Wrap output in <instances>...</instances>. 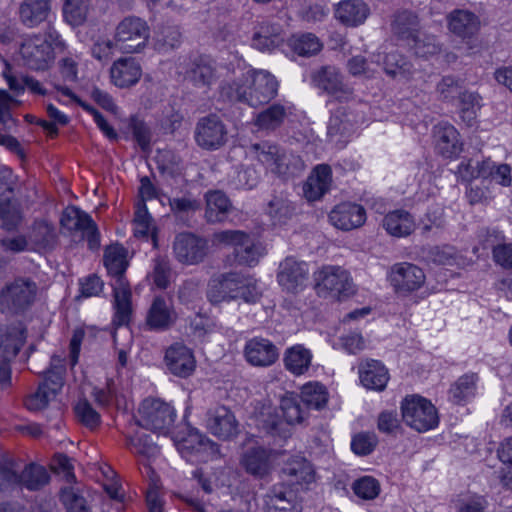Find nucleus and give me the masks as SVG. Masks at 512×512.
Wrapping results in <instances>:
<instances>
[{
    "mask_svg": "<svg viewBox=\"0 0 512 512\" xmlns=\"http://www.w3.org/2000/svg\"><path fill=\"white\" fill-rule=\"evenodd\" d=\"M391 29L394 35L402 40L409 41L416 37L420 31V23L418 16L411 11H400L394 15L391 24Z\"/></svg>",
    "mask_w": 512,
    "mask_h": 512,
    "instance_id": "c9c22d12",
    "label": "nucleus"
},
{
    "mask_svg": "<svg viewBox=\"0 0 512 512\" xmlns=\"http://www.w3.org/2000/svg\"><path fill=\"white\" fill-rule=\"evenodd\" d=\"M383 226L390 235L395 237L408 236L415 229L412 216L404 210L388 213L383 219Z\"/></svg>",
    "mask_w": 512,
    "mask_h": 512,
    "instance_id": "f704fd0d",
    "label": "nucleus"
},
{
    "mask_svg": "<svg viewBox=\"0 0 512 512\" xmlns=\"http://www.w3.org/2000/svg\"><path fill=\"white\" fill-rule=\"evenodd\" d=\"M273 451L263 446H251L240 456V465L244 471L256 479H264L273 469Z\"/></svg>",
    "mask_w": 512,
    "mask_h": 512,
    "instance_id": "ddd939ff",
    "label": "nucleus"
},
{
    "mask_svg": "<svg viewBox=\"0 0 512 512\" xmlns=\"http://www.w3.org/2000/svg\"><path fill=\"white\" fill-rule=\"evenodd\" d=\"M139 412L143 416H173V407L159 398H146L139 406Z\"/></svg>",
    "mask_w": 512,
    "mask_h": 512,
    "instance_id": "bf43d9fd",
    "label": "nucleus"
},
{
    "mask_svg": "<svg viewBox=\"0 0 512 512\" xmlns=\"http://www.w3.org/2000/svg\"><path fill=\"white\" fill-rule=\"evenodd\" d=\"M185 78L195 87H210L217 79L215 62L205 56L196 58L186 71Z\"/></svg>",
    "mask_w": 512,
    "mask_h": 512,
    "instance_id": "bb28decb",
    "label": "nucleus"
},
{
    "mask_svg": "<svg viewBox=\"0 0 512 512\" xmlns=\"http://www.w3.org/2000/svg\"><path fill=\"white\" fill-rule=\"evenodd\" d=\"M436 92L443 101H452L462 93V81L453 76H444L436 86Z\"/></svg>",
    "mask_w": 512,
    "mask_h": 512,
    "instance_id": "680f3d73",
    "label": "nucleus"
},
{
    "mask_svg": "<svg viewBox=\"0 0 512 512\" xmlns=\"http://www.w3.org/2000/svg\"><path fill=\"white\" fill-rule=\"evenodd\" d=\"M384 71L391 77L409 79L413 74L412 64L398 51H391L384 58Z\"/></svg>",
    "mask_w": 512,
    "mask_h": 512,
    "instance_id": "c03bdc74",
    "label": "nucleus"
},
{
    "mask_svg": "<svg viewBox=\"0 0 512 512\" xmlns=\"http://www.w3.org/2000/svg\"><path fill=\"white\" fill-rule=\"evenodd\" d=\"M312 355L302 345L288 348L284 354L285 368L295 375L305 373L311 364Z\"/></svg>",
    "mask_w": 512,
    "mask_h": 512,
    "instance_id": "4c0bfd02",
    "label": "nucleus"
},
{
    "mask_svg": "<svg viewBox=\"0 0 512 512\" xmlns=\"http://www.w3.org/2000/svg\"><path fill=\"white\" fill-rule=\"evenodd\" d=\"M61 227L70 235H80L87 241L91 250L100 247V233L98 227L90 215L75 206H68L62 212L60 218Z\"/></svg>",
    "mask_w": 512,
    "mask_h": 512,
    "instance_id": "0eeeda50",
    "label": "nucleus"
},
{
    "mask_svg": "<svg viewBox=\"0 0 512 512\" xmlns=\"http://www.w3.org/2000/svg\"><path fill=\"white\" fill-rule=\"evenodd\" d=\"M104 264L108 273L114 278V285L123 283L125 286L129 285L124 277L127 268L126 251L122 246L114 245L106 249L104 255Z\"/></svg>",
    "mask_w": 512,
    "mask_h": 512,
    "instance_id": "473e14b6",
    "label": "nucleus"
},
{
    "mask_svg": "<svg viewBox=\"0 0 512 512\" xmlns=\"http://www.w3.org/2000/svg\"><path fill=\"white\" fill-rule=\"evenodd\" d=\"M154 230L155 227L152 218L143 203L135 212L134 234L137 237H147L150 233H153Z\"/></svg>",
    "mask_w": 512,
    "mask_h": 512,
    "instance_id": "338daca9",
    "label": "nucleus"
},
{
    "mask_svg": "<svg viewBox=\"0 0 512 512\" xmlns=\"http://www.w3.org/2000/svg\"><path fill=\"white\" fill-rule=\"evenodd\" d=\"M64 374L65 366L62 359L53 356L50 368L46 371L44 381L41 384H46L47 389L57 395L64 385Z\"/></svg>",
    "mask_w": 512,
    "mask_h": 512,
    "instance_id": "09e8293b",
    "label": "nucleus"
},
{
    "mask_svg": "<svg viewBox=\"0 0 512 512\" xmlns=\"http://www.w3.org/2000/svg\"><path fill=\"white\" fill-rule=\"evenodd\" d=\"M89 7L90 0H64L65 21L74 27L82 25L87 19Z\"/></svg>",
    "mask_w": 512,
    "mask_h": 512,
    "instance_id": "49530a36",
    "label": "nucleus"
},
{
    "mask_svg": "<svg viewBox=\"0 0 512 512\" xmlns=\"http://www.w3.org/2000/svg\"><path fill=\"white\" fill-rule=\"evenodd\" d=\"M283 472L297 484L310 483L314 479L311 464L302 456H295L283 467Z\"/></svg>",
    "mask_w": 512,
    "mask_h": 512,
    "instance_id": "37998d69",
    "label": "nucleus"
},
{
    "mask_svg": "<svg viewBox=\"0 0 512 512\" xmlns=\"http://www.w3.org/2000/svg\"><path fill=\"white\" fill-rule=\"evenodd\" d=\"M175 259L183 265L192 266L203 263L210 253L209 240L191 232H181L172 244Z\"/></svg>",
    "mask_w": 512,
    "mask_h": 512,
    "instance_id": "6e6552de",
    "label": "nucleus"
},
{
    "mask_svg": "<svg viewBox=\"0 0 512 512\" xmlns=\"http://www.w3.org/2000/svg\"><path fill=\"white\" fill-rule=\"evenodd\" d=\"M487 499L478 494L466 496L458 501L457 512H487Z\"/></svg>",
    "mask_w": 512,
    "mask_h": 512,
    "instance_id": "774afa93",
    "label": "nucleus"
},
{
    "mask_svg": "<svg viewBox=\"0 0 512 512\" xmlns=\"http://www.w3.org/2000/svg\"><path fill=\"white\" fill-rule=\"evenodd\" d=\"M171 267L167 259L158 257L154 260L153 270L150 277L156 288L164 290L171 281Z\"/></svg>",
    "mask_w": 512,
    "mask_h": 512,
    "instance_id": "13d9d810",
    "label": "nucleus"
},
{
    "mask_svg": "<svg viewBox=\"0 0 512 512\" xmlns=\"http://www.w3.org/2000/svg\"><path fill=\"white\" fill-rule=\"evenodd\" d=\"M37 284L30 278L19 277L0 290V312L20 314L36 301Z\"/></svg>",
    "mask_w": 512,
    "mask_h": 512,
    "instance_id": "20e7f679",
    "label": "nucleus"
},
{
    "mask_svg": "<svg viewBox=\"0 0 512 512\" xmlns=\"http://www.w3.org/2000/svg\"><path fill=\"white\" fill-rule=\"evenodd\" d=\"M21 485L30 491H37L50 482L48 470L39 464L30 463L20 473Z\"/></svg>",
    "mask_w": 512,
    "mask_h": 512,
    "instance_id": "58836bf2",
    "label": "nucleus"
},
{
    "mask_svg": "<svg viewBox=\"0 0 512 512\" xmlns=\"http://www.w3.org/2000/svg\"><path fill=\"white\" fill-rule=\"evenodd\" d=\"M433 137L437 152L445 158L456 157L463 149L459 132L448 122H441L435 125Z\"/></svg>",
    "mask_w": 512,
    "mask_h": 512,
    "instance_id": "6ab92c4d",
    "label": "nucleus"
},
{
    "mask_svg": "<svg viewBox=\"0 0 512 512\" xmlns=\"http://www.w3.org/2000/svg\"><path fill=\"white\" fill-rule=\"evenodd\" d=\"M247 153L258 161L267 172L287 181L299 176L305 170L302 158L277 143L260 141L252 143Z\"/></svg>",
    "mask_w": 512,
    "mask_h": 512,
    "instance_id": "f03ea898",
    "label": "nucleus"
},
{
    "mask_svg": "<svg viewBox=\"0 0 512 512\" xmlns=\"http://www.w3.org/2000/svg\"><path fill=\"white\" fill-rule=\"evenodd\" d=\"M244 356L252 366L268 367L278 360L279 351L270 340L255 337L246 342Z\"/></svg>",
    "mask_w": 512,
    "mask_h": 512,
    "instance_id": "dca6fc26",
    "label": "nucleus"
},
{
    "mask_svg": "<svg viewBox=\"0 0 512 512\" xmlns=\"http://www.w3.org/2000/svg\"><path fill=\"white\" fill-rule=\"evenodd\" d=\"M176 320L172 304L163 297H155L147 312L146 323L152 330L163 331L170 328Z\"/></svg>",
    "mask_w": 512,
    "mask_h": 512,
    "instance_id": "393cba45",
    "label": "nucleus"
},
{
    "mask_svg": "<svg viewBox=\"0 0 512 512\" xmlns=\"http://www.w3.org/2000/svg\"><path fill=\"white\" fill-rule=\"evenodd\" d=\"M31 249L37 252L52 250L58 242V231L56 226L46 220H35L27 234Z\"/></svg>",
    "mask_w": 512,
    "mask_h": 512,
    "instance_id": "412c9836",
    "label": "nucleus"
},
{
    "mask_svg": "<svg viewBox=\"0 0 512 512\" xmlns=\"http://www.w3.org/2000/svg\"><path fill=\"white\" fill-rule=\"evenodd\" d=\"M263 499L266 512H301L294 493L284 485H274Z\"/></svg>",
    "mask_w": 512,
    "mask_h": 512,
    "instance_id": "a878e982",
    "label": "nucleus"
},
{
    "mask_svg": "<svg viewBox=\"0 0 512 512\" xmlns=\"http://www.w3.org/2000/svg\"><path fill=\"white\" fill-rule=\"evenodd\" d=\"M279 82L267 70L250 69L241 78L228 85L232 100L259 107L269 103L278 94Z\"/></svg>",
    "mask_w": 512,
    "mask_h": 512,
    "instance_id": "f257e3e1",
    "label": "nucleus"
},
{
    "mask_svg": "<svg viewBox=\"0 0 512 512\" xmlns=\"http://www.w3.org/2000/svg\"><path fill=\"white\" fill-rule=\"evenodd\" d=\"M127 448L139 455H143L145 457H152L157 452V447L151 443L147 436L140 435L138 432L132 434L130 431L127 432Z\"/></svg>",
    "mask_w": 512,
    "mask_h": 512,
    "instance_id": "4d7b16f0",
    "label": "nucleus"
},
{
    "mask_svg": "<svg viewBox=\"0 0 512 512\" xmlns=\"http://www.w3.org/2000/svg\"><path fill=\"white\" fill-rule=\"evenodd\" d=\"M332 171L329 165H317L303 184V195L309 202L321 199L331 186Z\"/></svg>",
    "mask_w": 512,
    "mask_h": 512,
    "instance_id": "4be33fe9",
    "label": "nucleus"
},
{
    "mask_svg": "<svg viewBox=\"0 0 512 512\" xmlns=\"http://www.w3.org/2000/svg\"><path fill=\"white\" fill-rule=\"evenodd\" d=\"M19 52L24 65L33 70L46 69L54 59L51 44L40 36L26 39Z\"/></svg>",
    "mask_w": 512,
    "mask_h": 512,
    "instance_id": "4468645a",
    "label": "nucleus"
},
{
    "mask_svg": "<svg viewBox=\"0 0 512 512\" xmlns=\"http://www.w3.org/2000/svg\"><path fill=\"white\" fill-rule=\"evenodd\" d=\"M361 384L370 390L383 391L389 381L387 368L378 360H363L358 367Z\"/></svg>",
    "mask_w": 512,
    "mask_h": 512,
    "instance_id": "b1692460",
    "label": "nucleus"
},
{
    "mask_svg": "<svg viewBox=\"0 0 512 512\" xmlns=\"http://www.w3.org/2000/svg\"><path fill=\"white\" fill-rule=\"evenodd\" d=\"M194 139L205 150H217L227 142V129L216 114L201 117L195 126Z\"/></svg>",
    "mask_w": 512,
    "mask_h": 512,
    "instance_id": "1a4fd4ad",
    "label": "nucleus"
},
{
    "mask_svg": "<svg viewBox=\"0 0 512 512\" xmlns=\"http://www.w3.org/2000/svg\"><path fill=\"white\" fill-rule=\"evenodd\" d=\"M26 334V328L20 322L7 327L0 335V360L14 359L25 343Z\"/></svg>",
    "mask_w": 512,
    "mask_h": 512,
    "instance_id": "cd10ccee",
    "label": "nucleus"
},
{
    "mask_svg": "<svg viewBox=\"0 0 512 512\" xmlns=\"http://www.w3.org/2000/svg\"><path fill=\"white\" fill-rule=\"evenodd\" d=\"M448 29L455 36L466 43L474 38L481 28L480 18L473 12L465 9H456L447 16Z\"/></svg>",
    "mask_w": 512,
    "mask_h": 512,
    "instance_id": "f3484780",
    "label": "nucleus"
},
{
    "mask_svg": "<svg viewBox=\"0 0 512 512\" xmlns=\"http://www.w3.org/2000/svg\"><path fill=\"white\" fill-rule=\"evenodd\" d=\"M164 363L171 374L180 378L189 377L196 368L192 350L182 343H174L166 349Z\"/></svg>",
    "mask_w": 512,
    "mask_h": 512,
    "instance_id": "2eb2a0df",
    "label": "nucleus"
},
{
    "mask_svg": "<svg viewBox=\"0 0 512 512\" xmlns=\"http://www.w3.org/2000/svg\"><path fill=\"white\" fill-rule=\"evenodd\" d=\"M294 213V208L285 199L274 197L268 205V214L275 223H284Z\"/></svg>",
    "mask_w": 512,
    "mask_h": 512,
    "instance_id": "0e129e2a",
    "label": "nucleus"
},
{
    "mask_svg": "<svg viewBox=\"0 0 512 512\" xmlns=\"http://www.w3.org/2000/svg\"><path fill=\"white\" fill-rule=\"evenodd\" d=\"M315 87L333 96L339 101L351 98L353 89L343 82V76L334 66H322L311 75Z\"/></svg>",
    "mask_w": 512,
    "mask_h": 512,
    "instance_id": "f8f14e48",
    "label": "nucleus"
},
{
    "mask_svg": "<svg viewBox=\"0 0 512 512\" xmlns=\"http://www.w3.org/2000/svg\"><path fill=\"white\" fill-rule=\"evenodd\" d=\"M401 416H437L434 404L419 394L407 395L401 402Z\"/></svg>",
    "mask_w": 512,
    "mask_h": 512,
    "instance_id": "e433bc0d",
    "label": "nucleus"
},
{
    "mask_svg": "<svg viewBox=\"0 0 512 512\" xmlns=\"http://www.w3.org/2000/svg\"><path fill=\"white\" fill-rule=\"evenodd\" d=\"M59 497L67 512H92L83 491L78 486L62 487Z\"/></svg>",
    "mask_w": 512,
    "mask_h": 512,
    "instance_id": "a19ab883",
    "label": "nucleus"
},
{
    "mask_svg": "<svg viewBox=\"0 0 512 512\" xmlns=\"http://www.w3.org/2000/svg\"><path fill=\"white\" fill-rule=\"evenodd\" d=\"M314 279L315 289L320 297L340 299L355 292L349 272L340 266H324L315 272Z\"/></svg>",
    "mask_w": 512,
    "mask_h": 512,
    "instance_id": "39448f33",
    "label": "nucleus"
},
{
    "mask_svg": "<svg viewBox=\"0 0 512 512\" xmlns=\"http://www.w3.org/2000/svg\"><path fill=\"white\" fill-rule=\"evenodd\" d=\"M477 381L478 375L476 373H468L461 376L450 388L451 400L456 404H460L473 397Z\"/></svg>",
    "mask_w": 512,
    "mask_h": 512,
    "instance_id": "a18cd8bd",
    "label": "nucleus"
},
{
    "mask_svg": "<svg viewBox=\"0 0 512 512\" xmlns=\"http://www.w3.org/2000/svg\"><path fill=\"white\" fill-rule=\"evenodd\" d=\"M304 418H267L263 420V427L268 434L288 438L291 436L296 424H302Z\"/></svg>",
    "mask_w": 512,
    "mask_h": 512,
    "instance_id": "de8ad7c7",
    "label": "nucleus"
},
{
    "mask_svg": "<svg viewBox=\"0 0 512 512\" xmlns=\"http://www.w3.org/2000/svg\"><path fill=\"white\" fill-rule=\"evenodd\" d=\"M51 0H23L19 7L20 21L33 28L48 20Z\"/></svg>",
    "mask_w": 512,
    "mask_h": 512,
    "instance_id": "c756f323",
    "label": "nucleus"
},
{
    "mask_svg": "<svg viewBox=\"0 0 512 512\" xmlns=\"http://www.w3.org/2000/svg\"><path fill=\"white\" fill-rule=\"evenodd\" d=\"M150 28L147 22L137 16H127L115 28L114 40L123 53H139L147 45Z\"/></svg>",
    "mask_w": 512,
    "mask_h": 512,
    "instance_id": "423d86ee",
    "label": "nucleus"
},
{
    "mask_svg": "<svg viewBox=\"0 0 512 512\" xmlns=\"http://www.w3.org/2000/svg\"><path fill=\"white\" fill-rule=\"evenodd\" d=\"M307 278L308 268L305 262L287 257L280 263L278 283L288 292H297L305 285Z\"/></svg>",
    "mask_w": 512,
    "mask_h": 512,
    "instance_id": "a211bd4d",
    "label": "nucleus"
},
{
    "mask_svg": "<svg viewBox=\"0 0 512 512\" xmlns=\"http://www.w3.org/2000/svg\"><path fill=\"white\" fill-rule=\"evenodd\" d=\"M142 76L139 62L132 57L120 58L110 68V77L114 85L128 88L135 85Z\"/></svg>",
    "mask_w": 512,
    "mask_h": 512,
    "instance_id": "5701e85b",
    "label": "nucleus"
},
{
    "mask_svg": "<svg viewBox=\"0 0 512 512\" xmlns=\"http://www.w3.org/2000/svg\"><path fill=\"white\" fill-rule=\"evenodd\" d=\"M329 220L336 228L349 231L364 224L366 211L358 204L341 203L329 213Z\"/></svg>",
    "mask_w": 512,
    "mask_h": 512,
    "instance_id": "aec40b11",
    "label": "nucleus"
},
{
    "mask_svg": "<svg viewBox=\"0 0 512 512\" xmlns=\"http://www.w3.org/2000/svg\"><path fill=\"white\" fill-rule=\"evenodd\" d=\"M205 201V219L208 223L215 224L226 220L232 209V204L222 191H208L205 194Z\"/></svg>",
    "mask_w": 512,
    "mask_h": 512,
    "instance_id": "7c9ffc66",
    "label": "nucleus"
},
{
    "mask_svg": "<svg viewBox=\"0 0 512 512\" xmlns=\"http://www.w3.org/2000/svg\"><path fill=\"white\" fill-rule=\"evenodd\" d=\"M460 116L467 125H473L477 111L481 107V97L477 93L464 91L459 95Z\"/></svg>",
    "mask_w": 512,
    "mask_h": 512,
    "instance_id": "603ef678",
    "label": "nucleus"
},
{
    "mask_svg": "<svg viewBox=\"0 0 512 512\" xmlns=\"http://www.w3.org/2000/svg\"><path fill=\"white\" fill-rule=\"evenodd\" d=\"M389 279L397 293L407 295L419 290L425 284L426 276L417 265L402 262L391 267Z\"/></svg>",
    "mask_w": 512,
    "mask_h": 512,
    "instance_id": "9b49d317",
    "label": "nucleus"
},
{
    "mask_svg": "<svg viewBox=\"0 0 512 512\" xmlns=\"http://www.w3.org/2000/svg\"><path fill=\"white\" fill-rule=\"evenodd\" d=\"M234 256L239 265L254 266L260 257L259 247L247 235V239L234 249Z\"/></svg>",
    "mask_w": 512,
    "mask_h": 512,
    "instance_id": "5fc2aeb1",
    "label": "nucleus"
},
{
    "mask_svg": "<svg viewBox=\"0 0 512 512\" xmlns=\"http://www.w3.org/2000/svg\"><path fill=\"white\" fill-rule=\"evenodd\" d=\"M178 421L179 418H132L129 428L138 427L153 433L170 435L173 439V431Z\"/></svg>",
    "mask_w": 512,
    "mask_h": 512,
    "instance_id": "ea45409f",
    "label": "nucleus"
},
{
    "mask_svg": "<svg viewBox=\"0 0 512 512\" xmlns=\"http://www.w3.org/2000/svg\"><path fill=\"white\" fill-rule=\"evenodd\" d=\"M178 451L182 455L199 452L203 447L208 446L214 453H219L218 445L206 439L199 431L193 428L187 418H179L173 431V439Z\"/></svg>",
    "mask_w": 512,
    "mask_h": 512,
    "instance_id": "9d476101",
    "label": "nucleus"
},
{
    "mask_svg": "<svg viewBox=\"0 0 512 512\" xmlns=\"http://www.w3.org/2000/svg\"><path fill=\"white\" fill-rule=\"evenodd\" d=\"M259 296L256 282L236 272L214 275L208 282L207 298L213 304L237 299L255 302Z\"/></svg>",
    "mask_w": 512,
    "mask_h": 512,
    "instance_id": "7ed1b4c3",
    "label": "nucleus"
},
{
    "mask_svg": "<svg viewBox=\"0 0 512 512\" xmlns=\"http://www.w3.org/2000/svg\"><path fill=\"white\" fill-rule=\"evenodd\" d=\"M286 115L283 105L273 104L256 116L254 124L259 130L274 131L282 125Z\"/></svg>",
    "mask_w": 512,
    "mask_h": 512,
    "instance_id": "79ce46f5",
    "label": "nucleus"
},
{
    "mask_svg": "<svg viewBox=\"0 0 512 512\" xmlns=\"http://www.w3.org/2000/svg\"><path fill=\"white\" fill-rule=\"evenodd\" d=\"M352 488L358 497L365 500L375 499L380 493L379 482L371 476H364L356 480Z\"/></svg>",
    "mask_w": 512,
    "mask_h": 512,
    "instance_id": "e2e57ef3",
    "label": "nucleus"
},
{
    "mask_svg": "<svg viewBox=\"0 0 512 512\" xmlns=\"http://www.w3.org/2000/svg\"><path fill=\"white\" fill-rule=\"evenodd\" d=\"M47 387L46 384H39L37 390L25 398L24 405L30 412H41L56 397Z\"/></svg>",
    "mask_w": 512,
    "mask_h": 512,
    "instance_id": "6e6d98bb",
    "label": "nucleus"
},
{
    "mask_svg": "<svg viewBox=\"0 0 512 512\" xmlns=\"http://www.w3.org/2000/svg\"><path fill=\"white\" fill-rule=\"evenodd\" d=\"M410 41L413 43L411 48L418 57L429 58L438 54L441 50L435 36L422 34L420 31Z\"/></svg>",
    "mask_w": 512,
    "mask_h": 512,
    "instance_id": "3c124183",
    "label": "nucleus"
},
{
    "mask_svg": "<svg viewBox=\"0 0 512 512\" xmlns=\"http://www.w3.org/2000/svg\"><path fill=\"white\" fill-rule=\"evenodd\" d=\"M291 46L295 53L306 57L315 55L322 49V43L319 38L312 33L294 36Z\"/></svg>",
    "mask_w": 512,
    "mask_h": 512,
    "instance_id": "864d4df0",
    "label": "nucleus"
},
{
    "mask_svg": "<svg viewBox=\"0 0 512 512\" xmlns=\"http://www.w3.org/2000/svg\"><path fill=\"white\" fill-rule=\"evenodd\" d=\"M283 42L280 26L267 22L261 23L252 37V46L259 51H271Z\"/></svg>",
    "mask_w": 512,
    "mask_h": 512,
    "instance_id": "72a5a7b5",
    "label": "nucleus"
},
{
    "mask_svg": "<svg viewBox=\"0 0 512 512\" xmlns=\"http://www.w3.org/2000/svg\"><path fill=\"white\" fill-rule=\"evenodd\" d=\"M378 444V438L374 433L360 432L351 440V450L358 456L371 454Z\"/></svg>",
    "mask_w": 512,
    "mask_h": 512,
    "instance_id": "052dcab7",
    "label": "nucleus"
},
{
    "mask_svg": "<svg viewBox=\"0 0 512 512\" xmlns=\"http://www.w3.org/2000/svg\"><path fill=\"white\" fill-rule=\"evenodd\" d=\"M17 484L21 485V478L16 470L14 460L5 459L0 462V491H4Z\"/></svg>",
    "mask_w": 512,
    "mask_h": 512,
    "instance_id": "69168bd1",
    "label": "nucleus"
},
{
    "mask_svg": "<svg viewBox=\"0 0 512 512\" xmlns=\"http://www.w3.org/2000/svg\"><path fill=\"white\" fill-rule=\"evenodd\" d=\"M209 431L224 440L233 438L239 433V424L236 418H207Z\"/></svg>",
    "mask_w": 512,
    "mask_h": 512,
    "instance_id": "8fccbe9b",
    "label": "nucleus"
},
{
    "mask_svg": "<svg viewBox=\"0 0 512 512\" xmlns=\"http://www.w3.org/2000/svg\"><path fill=\"white\" fill-rule=\"evenodd\" d=\"M114 296V326H127L132 317V302H131V290L129 285L125 286L123 283L114 285L113 287Z\"/></svg>",
    "mask_w": 512,
    "mask_h": 512,
    "instance_id": "2f4dec72",
    "label": "nucleus"
},
{
    "mask_svg": "<svg viewBox=\"0 0 512 512\" xmlns=\"http://www.w3.org/2000/svg\"><path fill=\"white\" fill-rule=\"evenodd\" d=\"M370 14L368 5L362 0H344L337 4L335 17L342 24L356 27L364 23Z\"/></svg>",
    "mask_w": 512,
    "mask_h": 512,
    "instance_id": "c85d7f7f",
    "label": "nucleus"
}]
</instances>
